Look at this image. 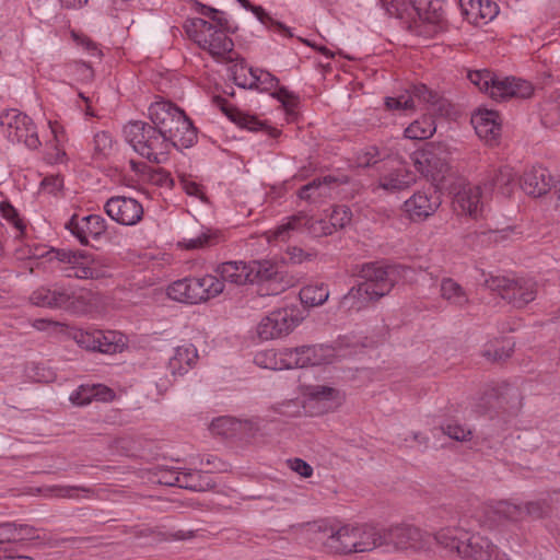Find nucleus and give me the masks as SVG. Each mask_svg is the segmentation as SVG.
<instances>
[{"instance_id": "nucleus-1", "label": "nucleus", "mask_w": 560, "mask_h": 560, "mask_svg": "<svg viewBox=\"0 0 560 560\" xmlns=\"http://www.w3.org/2000/svg\"><path fill=\"white\" fill-rule=\"evenodd\" d=\"M399 269L384 261L362 264L358 269L361 281L342 296L340 307L359 312L388 295L398 281Z\"/></svg>"}, {"instance_id": "nucleus-2", "label": "nucleus", "mask_w": 560, "mask_h": 560, "mask_svg": "<svg viewBox=\"0 0 560 560\" xmlns=\"http://www.w3.org/2000/svg\"><path fill=\"white\" fill-rule=\"evenodd\" d=\"M441 547L456 551L462 558L470 560H509L500 553L491 540L480 534H469L462 528H444L436 533Z\"/></svg>"}, {"instance_id": "nucleus-3", "label": "nucleus", "mask_w": 560, "mask_h": 560, "mask_svg": "<svg viewBox=\"0 0 560 560\" xmlns=\"http://www.w3.org/2000/svg\"><path fill=\"white\" fill-rule=\"evenodd\" d=\"M127 142L142 158L151 163L166 162L170 144L152 122L141 120L130 121L124 128Z\"/></svg>"}, {"instance_id": "nucleus-4", "label": "nucleus", "mask_w": 560, "mask_h": 560, "mask_svg": "<svg viewBox=\"0 0 560 560\" xmlns=\"http://www.w3.org/2000/svg\"><path fill=\"white\" fill-rule=\"evenodd\" d=\"M331 553L348 555L354 553L355 533L353 524L335 525L325 520L307 522L295 526Z\"/></svg>"}, {"instance_id": "nucleus-5", "label": "nucleus", "mask_w": 560, "mask_h": 560, "mask_svg": "<svg viewBox=\"0 0 560 560\" xmlns=\"http://www.w3.org/2000/svg\"><path fill=\"white\" fill-rule=\"evenodd\" d=\"M550 513V505L546 499L515 504L500 501L482 508L480 522L486 527H494L504 521L518 522L526 517L538 520Z\"/></svg>"}, {"instance_id": "nucleus-6", "label": "nucleus", "mask_w": 560, "mask_h": 560, "mask_svg": "<svg viewBox=\"0 0 560 560\" xmlns=\"http://www.w3.org/2000/svg\"><path fill=\"white\" fill-rule=\"evenodd\" d=\"M185 27L189 37L212 57L223 58L230 62L235 60L232 56L234 43L226 35L229 31L218 30L212 23L200 18L192 19Z\"/></svg>"}, {"instance_id": "nucleus-7", "label": "nucleus", "mask_w": 560, "mask_h": 560, "mask_svg": "<svg viewBox=\"0 0 560 560\" xmlns=\"http://www.w3.org/2000/svg\"><path fill=\"white\" fill-rule=\"evenodd\" d=\"M224 284L212 275L200 278H184L167 288L170 299L188 304H198L222 293Z\"/></svg>"}, {"instance_id": "nucleus-8", "label": "nucleus", "mask_w": 560, "mask_h": 560, "mask_svg": "<svg viewBox=\"0 0 560 560\" xmlns=\"http://www.w3.org/2000/svg\"><path fill=\"white\" fill-rule=\"evenodd\" d=\"M382 537L384 540L383 547L387 550L428 551L431 550L434 545H439L436 534L431 535L408 524H399L390 526L387 529H382Z\"/></svg>"}, {"instance_id": "nucleus-9", "label": "nucleus", "mask_w": 560, "mask_h": 560, "mask_svg": "<svg viewBox=\"0 0 560 560\" xmlns=\"http://www.w3.org/2000/svg\"><path fill=\"white\" fill-rule=\"evenodd\" d=\"M483 284L517 308L526 306L537 295V283L532 279L490 276L485 279Z\"/></svg>"}, {"instance_id": "nucleus-10", "label": "nucleus", "mask_w": 560, "mask_h": 560, "mask_svg": "<svg viewBox=\"0 0 560 560\" xmlns=\"http://www.w3.org/2000/svg\"><path fill=\"white\" fill-rule=\"evenodd\" d=\"M303 320L301 310L295 305L285 306L270 312L257 326V335L261 340H272L291 334Z\"/></svg>"}, {"instance_id": "nucleus-11", "label": "nucleus", "mask_w": 560, "mask_h": 560, "mask_svg": "<svg viewBox=\"0 0 560 560\" xmlns=\"http://www.w3.org/2000/svg\"><path fill=\"white\" fill-rule=\"evenodd\" d=\"M0 124L11 142L24 143L28 149L33 150L40 145L33 120L18 109L7 110L1 116Z\"/></svg>"}, {"instance_id": "nucleus-12", "label": "nucleus", "mask_w": 560, "mask_h": 560, "mask_svg": "<svg viewBox=\"0 0 560 560\" xmlns=\"http://www.w3.org/2000/svg\"><path fill=\"white\" fill-rule=\"evenodd\" d=\"M293 231H306L314 237L332 234V228L328 221L316 220L304 212H299L288 218L285 223L270 231L269 241H287Z\"/></svg>"}, {"instance_id": "nucleus-13", "label": "nucleus", "mask_w": 560, "mask_h": 560, "mask_svg": "<svg viewBox=\"0 0 560 560\" xmlns=\"http://www.w3.org/2000/svg\"><path fill=\"white\" fill-rule=\"evenodd\" d=\"M416 101L427 104L433 113L442 114L446 106V101L424 84L413 85L398 97H386L385 105L388 109L409 110L416 107Z\"/></svg>"}, {"instance_id": "nucleus-14", "label": "nucleus", "mask_w": 560, "mask_h": 560, "mask_svg": "<svg viewBox=\"0 0 560 560\" xmlns=\"http://www.w3.org/2000/svg\"><path fill=\"white\" fill-rule=\"evenodd\" d=\"M73 339L85 350L105 354L121 352L126 346L124 336L113 330H78L74 332Z\"/></svg>"}, {"instance_id": "nucleus-15", "label": "nucleus", "mask_w": 560, "mask_h": 560, "mask_svg": "<svg viewBox=\"0 0 560 560\" xmlns=\"http://www.w3.org/2000/svg\"><path fill=\"white\" fill-rule=\"evenodd\" d=\"M411 160L416 170L438 185L442 182L448 172V163L445 153L441 148L433 145L412 153Z\"/></svg>"}, {"instance_id": "nucleus-16", "label": "nucleus", "mask_w": 560, "mask_h": 560, "mask_svg": "<svg viewBox=\"0 0 560 560\" xmlns=\"http://www.w3.org/2000/svg\"><path fill=\"white\" fill-rule=\"evenodd\" d=\"M107 215L121 225H136L142 220L143 207L135 198L126 196H114L105 206Z\"/></svg>"}, {"instance_id": "nucleus-17", "label": "nucleus", "mask_w": 560, "mask_h": 560, "mask_svg": "<svg viewBox=\"0 0 560 560\" xmlns=\"http://www.w3.org/2000/svg\"><path fill=\"white\" fill-rule=\"evenodd\" d=\"M441 205L435 187L419 190L404 202V210L412 221L424 220L432 215Z\"/></svg>"}, {"instance_id": "nucleus-18", "label": "nucleus", "mask_w": 560, "mask_h": 560, "mask_svg": "<svg viewBox=\"0 0 560 560\" xmlns=\"http://www.w3.org/2000/svg\"><path fill=\"white\" fill-rule=\"evenodd\" d=\"M183 112L175 104L166 101L155 102L150 105L149 118L159 129V132L166 138V142L172 138L174 127H176L177 120H179L178 116Z\"/></svg>"}, {"instance_id": "nucleus-19", "label": "nucleus", "mask_w": 560, "mask_h": 560, "mask_svg": "<svg viewBox=\"0 0 560 560\" xmlns=\"http://www.w3.org/2000/svg\"><path fill=\"white\" fill-rule=\"evenodd\" d=\"M454 210L459 214L478 219L485 209V197L480 186L464 185L453 198Z\"/></svg>"}, {"instance_id": "nucleus-20", "label": "nucleus", "mask_w": 560, "mask_h": 560, "mask_svg": "<svg viewBox=\"0 0 560 560\" xmlns=\"http://www.w3.org/2000/svg\"><path fill=\"white\" fill-rule=\"evenodd\" d=\"M293 369L322 365L331 363L335 358V349L330 346H301L292 348Z\"/></svg>"}, {"instance_id": "nucleus-21", "label": "nucleus", "mask_w": 560, "mask_h": 560, "mask_svg": "<svg viewBox=\"0 0 560 560\" xmlns=\"http://www.w3.org/2000/svg\"><path fill=\"white\" fill-rule=\"evenodd\" d=\"M66 228L80 241L82 245L89 244V236L98 238L106 231V221L98 214H90L78 219L73 215Z\"/></svg>"}, {"instance_id": "nucleus-22", "label": "nucleus", "mask_w": 560, "mask_h": 560, "mask_svg": "<svg viewBox=\"0 0 560 560\" xmlns=\"http://www.w3.org/2000/svg\"><path fill=\"white\" fill-rule=\"evenodd\" d=\"M90 291L71 285L51 287L50 308H74L77 304L85 305L90 301Z\"/></svg>"}, {"instance_id": "nucleus-23", "label": "nucleus", "mask_w": 560, "mask_h": 560, "mask_svg": "<svg viewBox=\"0 0 560 560\" xmlns=\"http://www.w3.org/2000/svg\"><path fill=\"white\" fill-rule=\"evenodd\" d=\"M533 93L532 84L522 79L505 78L499 80L491 90V97L497 101H503L509 97L526 98Z\"/></svg>"}, {"instance_id": "nucleus-24", "label": "nucleus", "mask_w": 560, "mask_h": 560, "mask_svg": "<svg viewBox=\"0 0 560 560\" xmlns=\"http://www.w3.org/2000/svg\"><path fill=\"white\" fill-rule=\"evenodd\" d=\"M308 398L322 412L337 409L345 400V395L337 388L326 385L308 387Z\"/></svg>"}, {"instance_id": "nucleus-25", "label": "nucleus", "mask_w": 560, "mask_h": 560, "mask_svg": "<svg viewBox=\"0 0 560 560\" xmlns=\"http://www.w3.org/2000/svg\"><path fill=\"white\" fill-rule=\"evenodd\" d=\"M476 133L486 141H495L501 133L499 114L494 110H479L471 117Z\"/></svg>"}, {"instance_id": "nucleus-26", "label": "nucleus", "mask_w": 560, "mask_h": 560, "mask_svg": "<svg viewBox=\"0 0 560 560\" xmlns=\"http://www.w3.org/2000/svg\"><path fill=\"white\" fill-rule=\"evenodd\" d=\"M550 174L544 167H532L521 179L522 189L529 196L540 197L550 190Z\"/></svg>"}, {"instance_id": "nucleus-27", "label": "nucleus", "mask_w": 560, "mask_h": 560, "mask_svg": "<svg viewBox=\"0 0 560 560\" xmlns=\"http://www.w3.org/2000/svg\"><path fill=\"white\" fill-rule=\"evenodd\" d=\"M341 183L342 182L339 178L332 175L318 177L301 187L298 196L302 200L316 201L320 198L329 197L331 190L338 187Z\"/></svg>"}, {"instance_id": "nucleus-28", "label": "nucleus", "mask_w": 560, "mask_h": 560, "mask_svg": "<svg viewBox=\"0 0 560 560\" xmlns=\"http://www.w3.org/2000/svg\"><path fill=\"white\" fill-rule=\"evenodd\" d=\"M353 533H355L354 553L368 552L375 548L383 547L382 529L371 524H353Z\"/></svg>"}, {"instance_id": "nucleus-29", "label": "nucleus", "mask_w": 560, "mask_h": 560, "mask_svg": "<svg viewBox=\"0 0 560 560\" xmlns=\"http://www.w3.org/2000/svg\"><path fill=\"white\" fill-rule=\"evenodd\" d=\"M215 272L221 277L219 279L223 284L230 282L235 285L250 283V268L245 261H225L217 266Z\"/></svg>"}, {"instance_id": "nucleus-30", "label": "nucleus", "mask_w": 560, "mask_h": 560, "mask_svg": "<svg viewBox=\"0 0 560 560\" xmlns=\"http://www.w3.org/2000/svg\"><path fill=\"white\" fill-rule=\"evenodd\" d=\"M292 348L281 350L268 349L256 354L255 362L269 370H289L293 369Z\"/></svg>"}, {"instance_id": "nucleus-31", "label": "nucleus", "mask_w": 560, "mask_h": 560, "mask_svg": "<svg viewBox=\"0 0 560 560\" xmlns=\"http://www.w3.org/2000/svg\"><path fill=\"white\" fill-rule=\"evenodd\" d=\"M197 359L198 352L194 345L179 346L168 359L167 368L173 375H183L195 365Z\"/></svg>"}, {"instance_id": "nucleus-32", "label": "nucleus", "mask_w": 560, "mask_h": 560, "mask_svg": "<svg viewBox=\"0 0 560 560\" xmlns=\"http://www.w3.org/2000/svg\"><path fill=\"white\" fill-rule=\"evenodd\" d=\"M409 5L429 24L439 26L444 21L443 0H409Z\"/></svg>"}, {"instance_id": "nucleus-33", "label": "nucleus", "mask_w": 560, "mask_h": 560, "mask_svg": "<svg viewBox=\"0 0 560 560\" xmlns=\"http://www.w3.org/2000/svg\"><path fill=\"white\" fill-rule=\"evenodd\" d=\"M176 127H174L172 138L168 140L170 150L172 148H190L197 139V130L192 125V121L183 112L178 116Z\"/></svg>"}, {"instance_id": "nucleus-34", "label": "nucleus", "mask_w": 560, "mask_h": 560, "mask_svg": "<svg viewBox=\"0 0 560 560\" xmlns=\"http://www.w3.org/2000/svg\"><path fill=\"white\" fill-rule=\"evenodd\" d=\"M412 183H415V175L404 166H399L380 178V186L389 191L402 190Z\"/></svg>"}, {"instance_id": "nucleus-35", "label": "nucleus", "mask_w": 560, "mask_h": 560, "mask_svg": "<svg viewBox=\"0 0 560 560\" xmlns=\"http://www.w3.org/2000/svg\"><path fill=\"white\" fill-rule=\"evenodd\" d=\"M180 488L191 491H208L215 487V482L211 476L201 470H182Z\"/></svg>"}, {"instance_id": "nucleus-36", "label": "nucleus", "mask_w": 560, "mask_h": 560, "mask_svg": "<svg viewBox=\"0 0 560 560\" xmlns=\"http://www.w3.org/2000/svg\"><path fill=\"white\" fill-rule=\"evenodd\" d=\"M441 296L450 304L463 308L469 303V298L464 288L452 278H443L441 281Z\"/></svg>"}, {"instance_id": "nucleus-37", "label": "nucleus", "mask_w": 560, "mask_h": 560, "mask_svg": "<svg viewBox=\"0 0 560 560\" xmlns=\"http://www.w3.org/2000/svg\"><path fill=\"white\" fill-rule=\"evenodd\" d=\"M110 390L103 385H81L74 393L70 395V400L77 406H85L93 399L104 400L105 394Z\"/></svg>"}, {"instance_id": "nucleus-38", "label": "nucleus", "mask_w": 560, "mask_h": 560, "mask_svg": "<svg viewBox=\"0 0 560 560\" xmlns=\"http://www.w3.org/2000/svg\"><path fill=\"white\" fill-rule=\"evenodd\" d=\"M300 300L306 306L323 305L329 298V290L325 283H315L303 287L300 290Z\"/></svg>"}, {"instance_id": "nucleus-39", "label": "nucleus", "mask_w": 560, "mask_h": 560, "mask_svg": "<svg viewBox=\"0 0 560 560\" xmlns=\"http://www.w3.org/2000/svg\"><path fill=\"white\" fill-rule=\"evenodd\" d=\"M248 265L252 271L250 283L276 281L281 278L277 265L269 260L250 261Z\"/></svg>"}, {"instance_id": "nucleus-40", "label": "nucleus", "mask_w": 560, "mask_h": 560, "mask_svg": "<svg viewBox=\"0 0 560 560\" xmlns=\"http://www.w3.org/2000/svg\"><path fill=\"white\" fill-rule=\"evenodd\" d=\"M541 122L546 127H552L560 120V92L551 93L540 104Z\"/></svg>"}, {"instance_id": "nucleus-41", "label": "nucleus", "mask_w": 560, "mask_h": 560, "mask_svg": "<svg viewBox=\"0 0 560 560\" xmlns=\"http://www.w3.org/2000/svg\"><path fill=\"white\" fill-rule=\"evenodd\" d=\"M215 102L221 106L222 110L226 114V116L237 124L242 128H246L248 130H259L262 127V122L256 119L254 116L246 115L240 112L236 108H229L226 106L225 100L221 97H217Z\"/></svg>"}, {"instance_id": "nucleus-42", "label": "nucleus", "mask_w": 560, "mask_h": 560, "mask_svg": "<svg viewBox=\"0 0 560 560\" xmlns=\"http://www.w3.org/2000/svg\"><path fill=\"white\" fill-rule=\"evenodd\" d=\"M515 184V173L512 167L505 165L494 172L490 179L491 189L497 188L503 196L509 197Z\"/></svg>"}, {"instance_id": "nucleus-43", "label": "nucleus", "mask_w": 560, "mask_h": 560, "mask_svg": "<svg viewBox=\"0 0 560 560\" xmlns=\"http://www.w3.org/2000/svg\"><path fill=\"white\" fill-rule=\"evenodd\" d=\"M436 127L431 117H422L415 120L405 129L406 138L413 140H424L433 136Z\"/></svg>"}, {"instance_id": "nucleus-44", "label": "nucleus", "mask_w": 560, "mask_h": 560, "mask_svg": "<svg viewBox=\"0 0 560 560\" xmlns=\"http://www.w3.org/2000/svg\"><path fill=\"white\" fill-rule=\"evenodd\" d=\"M244 9L250 10L256 18L267 27L275 28L288 37H292L290 30L281 22L275 21L261 7L252 4L248 0H236Z\"/></svg>"}, {"instance_id": "nucleus-45", "label": "nucleus", "mask_w": 560, "mask_h": 560, "mask_svg": "<svg viewBox=\"0 0 560 560\" xmlns=\"http://www.w3.org/2000/svg\"><path fill=\"white\" fill-rule=\"evenodd\" d=\"M252 81L248 84L249 90L271 91L279 84L278 78L259 68H250Z\"/></svg>"}, {"instance_id": "nucleus-46", "label": "nucleus", "mask_w": 560, "mask_h": 560, "mask_svg": "<svg viewBox=\"0 0 560 560\" xmlns=\"http://www.w3.org/2000/svg\"><path fill=\"white\" fill-rule=\"evenodd\" d=\"M45 498H78V492L90 493L92 490L82 486H49L39 490Z\"/></svg>"}, {"instance_id": "nucleus-47", "label": "nucleus", "mask_w": 560, "mask_h": 560, "mask_svg": "<svg viewBox=\"0 0 560 560\" xmlns=\"http://www.w3.org/2000/svg\"><path fill=\"white\" fill-rule=\"evenodd\" d=\"M219 242V234L210 230L201 232L198 236L184 238L179 245L186 249H199L213 246Z\"/></svg>"}, {"instance_id": "nucleus-48", "label": "nucleus", "mask_w": 560, "mask_h": 560, "mask_svg": "<svg viewBox=\"0 0 560 560\" xmlns=\"http://www.w3.org/2000/svg\"><path fill=\"white\" fill-rule=\"evenodd\" d=\"M67 276L78 279H97L102 276V272L97 268L90 266L86 256L83 255L80 264H73L69 267Z\"/></svg>"}, {"instance_id": "nucleus-49", "label": "nucleus", "mask_w": 560, "mask_h": 560, "mask_svg": "<svg viewBox=\"0 0 560 560\" xmlns=\"http://www.w3.org/2000/svg\"><path fill=\"white\" fill-rule=\"evenodd\" d=\"M441 430L448 438L459 442H466L472 438L471 429L457 421H448L442 424Z\"/></svg>"}, {"instance_id": "nucleus-50", "label": "nucleus", "mask_w": 560, "mask_h": 560, "mask_svg": "<svg viewBox=\"0 0 560 560\" xmlns=\"http://www.w3.org/2000/svg\"><path fill=\"white\" fill-rule=\"evenodd\" d=\"M470 82L478 86L480 91H485L491 96V90L497 84L499 79H495L493 74L488 70H476L468 73Z\"/></svg>"}, {"instance_id": "nucleus-51", "label": "nucleus", "mask_w": 560, "mask_h": 560, "mask_svg": "<svg viewBox=\"0 0 560 560\" xmlns=\"http://www.w3.org/2000/svg\"><path fill=\"white\" fill-rule=\"evenodd\" d=\"M385 153L378 148L370 145L360 151L355 158V164L359 167H370L384 160Z\"/></svg>"}, {"instance_id": "nucleus-52", "label": "nucleus", "mask_w": 560, "mask_h": 560, "mask_svg": "<svg viewBox=\"0 0 560 560\" xmlns=\"http://www.w3.org/2000/svg\"><path fill=\"white\" fill-rule=\"evenodd\" d=\"M351 210L347 206H337L332 209L329 225L332 228V233L338 229H343L351 222Z\"/></svg>"}, {"instance_id": "nucleus-53", "label": "nucleus", "mask_w": 560, "mask_h": 560, "mask_svg": "<svg viewBox=\"0 0 560 560\" xmlns=\"http://www.w3.org/2000/svg\"><path fill=\"white\" fill-rule=\"evenodd\" d=\"M0 211L2 217L8 220L10 223L13 224V226L19 232V236L23 235L25 225L23 221L19 218L16 209L9 202L3 201L0 203Z\"/></svg>"}, {"instance_id": "nucleus-54", "label": "nucleus", "mask_w": 560, "mask_h": 560, "mask_svg": "<svg viewBox=\"0 0 560 560\" xmlns=\"http://www.w3.org/2000/svg\"><path fill=\"white\" fill-rule=\"evenodd\" d=\"M182 470L176 468L162 469L158 474V482L168 487H179V480L182 479Z\"/></svg>"}, {"instance_id": "nucleus-55", "label": "nucleus", "mask_w": 560, "mask_h": 560, "mask_svg": "<svg viewBox=\"0 0 560 560\" xmlns=\"http://www.w3.org/2000/svg\"><path fill=\"white\" fill-rule=\"evenodd\" d=\"M237 421L232 418L221 417L212 421L211 429L213 432L222 435H230L236 430Z\"/></svg>"}, {"instance_id": "nucleus-56", "label": "nucleus", "mask_w": 560, "mask_h": 560, "mask_svg": "<svg viewBox=\"0 0 560 560\" xmlns=\"http://www.w3.org/2000/svg\"><path fill=\"white\" fill-rule=\"evenodd\" d=\"M13 542L38 539L39 535L35 527L27 524H15Z\"/></svg>"}, {"instance_id": "nucleus-57", "label": "nucleus", "mask_w": 560, "mask_h": 560, "mask_svg": "<svg viewBox=\"0 0 560 560\" xmlns=\"http://www.w3.org/2000/svg\"><path fill=\"white\" fill-rule=\"evenodd\" d=\"M459 5L463 14L467 16H477L478 14L486 19L488 14L483 13L482 0H459Z\"/></svg>"}, {"instance_id": "nucleus-58", "label": "nucleus", "mask_w": 560, "mask_h": 560, "mask_svg": "<svg viewBox=\"0 0 560 560\" xmlns=\"http://www.w3.org/2000/svg\"><path fill=\"white\" fill-rule=\"evenodd\" d=\"M499 400V393L495 388H490L483 393L480 397L479 402L476 404L477 411L480 413L486 412L490 408L495 406V401Z\"/></svg>"}, {"instance_id": "nucleus-59", "label": "nucleus", "mask_w": 560, "mask_h": 560, "mask_svg": "<svg viewBox=\"0 0 560 560\" xmlns=\"http://www.w3.org/2000/svg\"><path fill=\"white\" fill-rule=\"evenodd\" d=\"M113 147V139L109 132L100 131L94 137V150L101 155H106Z\"/></svg>"}, {"instance_id": "nucleus-60", "label": "nucleus", "mask_w": 560, "mask_h": 560, "mask_svg": "<svg viewBox=\"0 0 560 560\" xmlns=\"http://www.w3.org/2000/svg\"><path fill=\"white\" fill-rule=\"evenodd\" d=\"M50 299H51V288L49 287H40L36 289L30 300L32 304L39 307H48L50 308Z\"/></svg>"}, {"instance_id": "nucleus-61", "label": "nucleus", "mask_w": 560, "mask_h": 560, "mask_svg": "<svg viewBox=\"0 0 560 560\" xmlns=\"http://www.w3.org/2000/svg\"><path fill=\"white\" fill-rule=\"evenodd\" d=\"M513 352V343L509 345L508 347H501V348H488L483 351V357L487 358L489 361L498 362L503 361L511 357Z\"/></svg>"}, {"instance_id": "nucleus-62", "label": "nucleus", "mask_w": 560, "mask_h": 560, "mask_svg": "<svg viewBox=\"0 0 560 560\" xmlns=\"http://www.w3.org/2000/svg\"><path fill=\"white\" fill-rule=\"evenodd\" d=\"M51 254L54 258L61 261L67 262L70 266L73 264H80V260L83 258V254L79 252H72L68 249H56L52 250Z\"/></svg>"}, {"instance_id": "nucleus-63", "label": "nucleus", "mask_w": 560, "mask_h": 560, "mask_svg": "<svg viewBox=\"0 0 560 560\" xmlns=\"http://www.w3.org/2000/svg\"><path fill=\"white\" fill-rule=\"evenodd\" d=\"M289 259L293 264H301L305 260H312L315 257V253L305 252L300 247L293 246L288 248Z\"/></svg>"}, {"instance_id": "nucleus-64", "label": "nucleus", "mask_w": 560, "mask_h": 560, "mask_svg": "<svg viewBox=\"0 0 560 560\" xmlns=\"http://www.w3.org/2000/svg\"><path fill=\"white\" fill-rule=\"evenodd\" d=\"M288 463L293 471L304 478L311 477L313 474V468L301 458L289 459Z\"/></svg>"}]
</instances>
